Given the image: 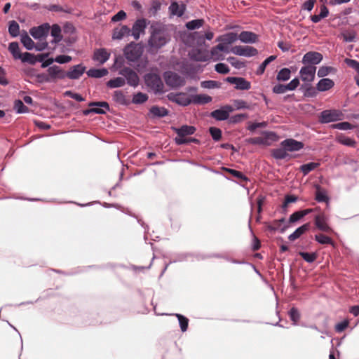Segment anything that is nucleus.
Wrapping results in <instances>:
<instances>
[{
	"label": "nucleus",
	"instance_id": "26",
	"mask_svg": "<svg viewBox=\"0 0 359 359\" xmlns=\"http://www.w3.org/2000/svg\"><path fill=\"white\" fill-rule=\"evenodd\" d=\"M184 4L179 5L177 2H172L169 6V11L171 15L181 17L184 15L185 11Z\"/></svg>",
	"mask_w": 359,
	"mask_h": 359
},
{
	"label": "nucleus",
	"instance_id": "50",
	"mask_svg": "<svg viewBox=\"0 0 359 359\" xmlns=\"http://www.w3.org/2000/svg\"><path fill=\"white\" fill-rule=\"evenodd\" d=\"M175 316L178 318L181 330L182 332L187 331L189 325V319L181 314L176 313Z\"/></svg>",
	"mask_w": 359,
	"mask_h": 359
},
{
	"label": "nucleus",
	"instance_id": "23",
	"mask_svg": "<svg viewBox=\"0 0 359 359\" xmlns=\"http://www.w3.org/2000/svg\"><path fill=\"white\" fill-rule=\"evenodd\" d=\"M109 56L110 54L104 48H100L94 52L93 59L100 64H104L109 60Z\"/></svg>",
	"mask_w": 359,
	"mask_h": 359
},
{
	"label": "nucleus",
	"instance_id": "33",
	"mask_svg": "<svg viewBox=\"0 0 359 359\" xmlns=\"http://www.w3.org/2000/svg\"><path fill=\"white\" fill-rule=\"evenodd\" d=\"M315 240L320 244L331 245L334 248L335 247V243L332 241V239L331 238H330L329 236L324 235L323 233L316 234L315 236Z\"/></svg>",
	"mask_w": 359,
	"mask_h": 359
},
{
	"label": "nucleus",
	"instance_id": "7",
	"mask_svg": "<svg viewBox=\"0 0 359 359\" xmlns=\"http://www.w3.org/2000/svg\"><path fill=\"white\" fill-rule=\"evenodd\" d=\"M343 114L339 110H324L320 113L319 121L322 123H327L341 120Z\"/></svg>",
	"mask_w": 359,
	"mask_h": 359
},
{
	"label": "nucleus",
	"instance_id": "25",
	"mask_svg": "<svg viewBox=\"0 0 359 359\" xmlns=\"http://www.w3.org/2000/svg\"><path fill=\"white\" fill-rule=\"evenodd\" d=\"M334 86V81L330 79H321L316 86V89L318 91L323 92L327 91Z\"/></svg>",
	"mask_w": 359,
	"mask_h": 359
},
{
	"label": "nucleus",
	"instance_id": "55",
	"mask_svg": "<svg viewBox=\"0 0 359 359\" xmlns=\"http://www.w3.org/2000/svg\"><path fill=\"white\" fill-rule=\"evenodd\" d=\"M215 69L217 73L226 74L230 72V69L227 65L224 63H218L215 66Z\"/></svg>",
	"mask_w": 359,
	"mask_h": 359
},
{
	"label": "nucleus",
	"instance_id": "4",
	"mask_svg": "<svg viewBox=\"0 0 359 359\" xmlns=\"http://www.w3.org/2000/svg\"><path fill=\"white\" fill-rule=\"evenodd\" d=\"M47 71L48 73V76H39V78L42 77L46 82H52L57 79H64L67 77V72L57 65L50 67Z\"/></svg>",
	"mask_w": 359,
	"mask_h": 359
},
{
	"label": "nucleus",
	"instance_id": "42",
	"mask_svg": "<svg viewBox=\"0 0 359 359\" xmlns=\"http://www.w3.org/2000/svg\"><path fill=\"white\" fill-rule=\"evenodd\" d=\"M8 32L13 37H16L20 34V27L18 23L15 20H11L9 22Z\"/></svg>",
	"mask_w": 359,
	"mask_h": 359
},
{
	"label": "nucleus",
	"instance_id": "58",
	"mask_svg": "<svg viewBox=\"0 0 359 359\" xmlns=\"http://www.w3.org/2000/svg\"><path fill=\"white\" fill-rule=\"evenodd\" d=\"M299 255L305 261H306L307 262H309V263L314 262L317 257L316 253H313V252L310 253V252H300Z\"/></svg>",
	"mask_w": 359,
	"mask_h": 359
},
{
	"label": "nucleus",
	"instance_id": "44",
	"mask_svg": "<svg viewBox=\"0 0 359 359\" xmlns=\"http://www.w3.org/2000/svg\"><path fill=\"white\" fill-rule=\"evenodd\" d=\"M126 81L125 79L122 77H116L114 79L109 80L107 85L108 87L114 88H119L123 86H124Z\"/></svg>",
	"mask_w": 359,
	"mask_h": 359
},
{
	"label": "nucleus",
	"instance_id": "34",
	"mask_svg": "<svg viewBox=\"0 0 359 359\" xmlns=\"http://www.w3.org/2000/svg\"><path fill=\"white\" fill-rule=\"evenodd\" d=\"M344 62L348 67L354 69L357 72V75L355 76V79L357 85L359 86V62L349 58H346Z\"/></svg>",
	"mask_w": 359,
	"mask_h": 359
},
{
	"label": "nucleus",
	"instance_id": "30",
	"mask_svg": "<svg viewBox=\"0 0 359 359\" xmlns=\"http://www.w3.org/2000/svg\"><path fill=\"white\" fill-rule=\"evenodd\" d=\"M192 103L203 104L212 101V97L205 94H198L192 97Z\"/></svg>",
	"mask_w": 359,
	"mask_h": 359
},
{
	"label": "nucleus",
	"instance_id": "31",
	"mask_svg": "<svg viewBox=\"0 0 359 359\" xmlns=\"http://www.w3.org/2000/svg\"><path fill=\"white\" fill-rule=\"evenodd\" d=\"M337 141L341 144L355 147L356 146V142L354 139L345 136L344 135H340L337 137Z\"/></svg>",
	"mask_w": 359,
	"mask_h": 359
},
{
	"label": "nucleus",
	"instance_id": "14",
	"mask_svg": "<svg viewBox=\"0 0 359 359\" xmlns=\"http://www.w3.org/2000/svg\"><path fill=\"white\" fill-rule=\"evenodd\" d=\"M316 67L313 65H305L299 71L301 79L304 82H312L315 79Z\"/></svg>",
	"mask_w": 359,
	"mask_h": 359
},
{
	"label": "nucleus",
	"instance_id": "54",
	"mask_svg": "<svg viewBox=\"0 0 359 359\" xmlns=\"http://www.w3.org/2000/svg\"><path fill=\"white\" fill-rule=\"evenodd\" d=\"M210 133L215 141H219L222 137V130L216 127H210Z\"/></svg>",
	"mask_w": 359,
	"mask_h": 359
},
{
	"label": "nucleus",
	"instance_id": "59",
	"mask_svg": "<svg viewBox=\"0 0 359 359\" xmlns=\"http://www.w3.org/2000/svg\"><path fill=\"white\" fill-rule=\"evenodd\" d=\"M210 55V59L212 58L214 61L222 60L224 59V55L217 49H215V46L211 49Z\"/></svg>",
	"mask_w": 359,
	"mask_h": 359
},
{
	"label": "nucleus",
	"instance_id": "62",
	"mask_svg": "<svg viewBox=\"0 0 359 359\" xmlns=\"http://www.w3.org/2000/svg\"><path fill=\"white\" fill-rule=\"evenodd\" d=\"M72 60L71 56L65 55H57L55 58V62L59 63V64H65L71 62Z\"/></svg>",
	"mask_w": 359,
	"mask_h": 359
},
{
	"label": "nucleus",
	"instance_id": "53",
	"mask_svg": "<svg viewBox=\"0 0 359 359\" xmlns=\"http://www.w3.org/2000/svg\"><path fill=\"white\" fill-rule=\"evenodd\" d=\"M20 59L22 62H28L31 65H34L36 63L35 55L28 52L24 53Z\"/></svg>",
	"mask_w": 359,
	"mask_h": 359
},
{
	"label": "nucleus",
	"instance_id": "18",
	"mask_svg": "<svg viewBox=\"0 0 359 359\" xmlns=\"http://www.w3.org/2000/svg\"><path fill=\"white\" fill-rule=\"evenodd\" d=\"M172 129L177 135L175 138V143L177 139H187V135H193L196 130L194 126L188 125H183L180 128H173Z\"/></svg>",
	"mask_w": 359,
	"mask_h": 359
},
{
	"label": "nucleus",
	"instance_id": "12",
	"mask_svg": "<svg viewBox=\"0 0 359 359\" xmlns=\"http://www.w3.org/2000/svg\"><path fill=\"white\" fill-rule=\"evenodd\" d=\"M323 55L318 52L309 51L306 53L303 58L302 63L305 65H313L319 64L323 60Z\"/></svg>",
	"mask_w": 359,
	"mask_h": 359
},
{
	"label": "nucleus",
	"instance_id": "2",
	"mask_svg": "<svg viewBox=\"0 0 359 359\" xmlns=\"http://www.w3.org/2000/svg\"><path fill=\"white\" fill-rule=\"evenodd\" d=\"M145 83L154 93L163 92L164 85L158 74L149 73L144 76Z\"/></svg>",
	"mask_w": 359,
	"mask_h": 359
},
{
	"label": "nucleus",
	"instance_id": "27",
	"mask_svg": "<svg viewBox=\"0 0 359 359\" xmlns=\"http://www.w3.org/2000/svg\"><path fill=\"white\" fill-rule=\"evenodd\" d=\"M310 228L309 223L304 224V225L297 228L292 233L288 236V239L291 241H294L299 238L302 234L307 231Z\"/></svg>",
	"mask_w": 359,
	"mask_h": 359
},
{
	"label": "nucleus",
	"instance_id": "40",
	"mask_svg": "<svg viewBox=\"0 0 359 359\" xmlns=\"http://www.w3.org/2000/svg\"><path fill=\"white\" fill-rule=\"evenodd\" d=\"M290 75L291 72L288 68H283L278 72L276 79L278 81H285L290 79Z\"/></svg>",
	"mask_w": 359,
	"mask_h": 359
},
{
	"label": "nucleus",
	"instance_id": "17",
	"mask_svg": "<svg viewBox=\"0 0 359 359\" xmlns=\"http://www.w3.org/2000/svg\"><path fill=\"white\" fill-rule=\"evenodd\" d=\"M226 81L231 84H235L237 90H249L251 88V83L243 77L229 76Z\"/></svg>",
	"mask_w": 359,
	"mask_h": 359
},
{
	"label": "nucleus",
	"instance_id": "32",
	"mask_svg": "<svg viewBox=\"0 0 359 359\" xmlns=\"http://www.w3.org/2000/svg\"><path fill=\"white\" fill-rule=\"evenodd\" d=\"M108 74V71L105 68L102 69H90L87 72L88 76L93 78H102Z\"/></svg>",
	"mask_w": 359,
	"mask_h": 359
},
{
	"label": "nucleus",
	"instance_id": "61",
	"mask_svg": "<svg viewBox=\"0 0 359 359\" xmlns=\"http://www.w3.org/2000/svg\"><path fill=\"white\" fill-rule=\"evenodd\" d=\"M247 142L252 144H264L266 140L262 137H250L246 140Z\"/></svg>",
	"mask_w": 359,
	"mask_h": 359
},
{
	"label": "nucleus",
	"instance_id": "21",
	"mask_svg": "<svg viewBox=\"0 0 359 359\" xmlns=\"http://www.w3.org/2000/svg\"><path fill=\"white\" fill-rule=\"evenodd\" d=\"M85 71L86 67L83 65H74L68 72H66L67 77L69 79H78L83 74Z\"/></svg>",
	"mask_w": 359,
	"mask_h": 359
},
{
	"label": "nucleus",
	"instance_id": "57",
	"mask_svg": "<svg viewBox=\"0 0 359 359\" xmlns=\"http://www.w3.org/2000/svg\"><path fill=\"white\" fill-rule=\"evenodd\" d=\"M332 128L339 129V130H351L353 128V126L348 122H341L332 126Z\"/></svg>",
	"mask_w": 359,
	"mask_h": 359
},
{
	"label": "nucleus",
	"instance_id": "49",
	"mask_svg": "<svg viewBox=\"0 0 359 359\" xmlns=\"http://www.w3.org/2000/svg\"><path fill=\"white\" fill-rule=\"evenodd\" d=\"M14 109L18 114L26 113L29 111L28 107H26L20 100H17L15 101Z\"/></svg>",
	"mask_w": 359,
	"mask_h": 359
},
{
	"label": "nucleus",
	"instance_id": "38",
	"mask_svg": "<svg viewBox=\"0 0 359 359\" xmlns=\"http://www.w3.org/2000/svg\"><path fill=\"white\" fill-rule=\"evenodd\" d=\"M315 199L318 202H328L329 198L325 190H323L319 185L316 186V192Z\"/></svg>",
	"mask_w": 359,
	"mask_h": 359
},
{
	"label": "nucleus",
	"instance_id": "1",
	"mask_svg": "<svg viewBox=\"0 0 359 359\" xmlns=\"http://www.w3.org/2000/svg\"><path fill=\"white\" fill-rule=\"evenodd\" d=\"M170 34L165 25L155 23L151 25L150 36L148 45L151 48L158 50L165 46L170 40Z\"/></svg>",
	"mask_w": 359,
	"mask_h": 359
},
{
	"label": "nucleus",
	"instance_id": "45",
	"mask_svg": "<svg viewBox=\"0 0 359 359\" xmlns=\"http://www.w3.org/2000/svg\"><path fill=\"white\" fill-rule=\"evenodd\" d=\"M276 58L275 55H271L267 57L258 67L256 74L257 75H262L264 74L266 66L272 61H273Z\"/></svg>",
	"mask_w": 359,
	"mask_h": 359
},
{
	"label": "nucleus",
	"instance_id": "37",
	"mask_svg": "<svg viewBox=\"0 0 359 359\" xmlns=\"http://www.w3.org/2000/svg\"><path fill=\"white\" fill-rule=\"evenodd\" d=\"M50 29L51 36L54 38L52 41L53 43H57L61 41V28L57 25H53Z\"/></svg>",
	"mask_w": 359,
	"mask_h": 359
},
{
	"label": "nucleus",
	"instance_id": "8",
	"mask_svg": "<svg viewBox=\"0 0 359 359\" xmlns=\"http://www.w3.org/2000/svg\"><path fill=\"white\" fill-rule=\"evenodd\" d=\"M124 53L127 60L135 62L141 57L142 50L137 44L130 43L125 48Z\"/></svg>",
	"mask_w": 359,
	"mask_h": 359
},
{
	"label": "nucleus",
	"instance_id": "5",
	"mask_svg": "<svg viewBox=\"0 0 359 359\" xmlns=\"http://www.w3.org/2000/svg\"><path fill=\"white\" fill-rule=\"evenodd\" d=\"M329 217L324 212H321L314 217L315 225L318 229L328 233H334V230L330 226Z\"/></svg>",
	"mask_w": 359,
	"mask_h": 359
},
{
	"label": "nucleus",
	"instance_id": "63",
	"mask_svg": "<svg viewBox=\"0 0 359 359\" xmlns=\"http://www.w3.org/2000/svg\"><path fill=\"white\" fill-rule=\"evenodd\" d=\"M287 90V86L284 84H278L273 88V92L276 94L285 93Z\"/></svg>",
	"mask_w": 359,
	"mask_h": 359
},
{
	"label": "nucleus",
	"instance_id": "47",
	"mask_svg": "<svg viewBox=\"0 0 359 359\" xmlns=\"http://www.w3.org/2000/svg\"><path fill=\"white\" fill-rule=\"evenodd\" d=\"M148 100V95L145 93L139 92L133 95V103L134 104H142L147 102Z\"/></svg>",
	"mask_w": 359,
	"mask_h": 359
},
{
	"label": "nucleus",
	"instance_id": "24",
	"mask_svg": "<svg viewBox=\"0 0 359 359\" xmlns=\"http://www.w3.org/2000/svg\"><path fill=\"white\" fill-rule=\"evenodd\" d=\"M130 32V29L127 25H123L114 29L112 38L114 39H121L125 36H129Z\"/></svg>",
	"mask_w": 359,
	"mask_h": 359
},
{
	"label": "nucleus",
	"instance_id": "48",
	"mask_svg": "<svg viewBox=\"0 0 359 359\" xmlns=\"http://www.w3.org/2000/svg\"><path fill=\"white\" fill-rule=\"evenodd\" d=\"M290 320L297 325L300 319V313L297 308L292 307L288 312Z\"/></svg>",
	"mask_w": 359,
	"mask_h": 359
},
{
	"label": "nucleus",
	"instance_id": "60",
	"mask_svg": "<svg viewBox=\"0 0 359 359\" xmlns=\"http://www.w3.org/2000/svg\"><path fill=\"white\" fill-rule=\"evenodd\" d=\"M191 142L198 144L200 142L198 139L194 138V137H187V139H180L179 138L176 140V144L177 145L187 144H189Z\"/></svg>",
	"mask_w": 359,
	"mask_h": 359
},
{
	"label": "nucleus",
	"instance_id": "3",
	"mask_svg": "<svg viewBox=\"0 0 359 359\" xmlns=\"http://www.w3.org/2000/svg\"><path fill=\"white\" fill-rule=\"evenodd\" d=\"M163 79L167 86L172 88H177L185 85L186 80L177 73L168 71L164 72Z\"/></svg>",
	"mask_w": 359,
	"mask_h": 359
},
{
	"label": "nucleus",
	"instance_id": "36",
	"mask_svg": "<svg viewBox=\"0 0 359 359\" xmlns=\"http://www.w3.org/2000/svg\"><path fill=\"white\" fill-rule=\"evenodd\" d=\"M272 156L278 160L285 159L288 154L285 147H281L280 148L274 149L271 151Z\"/></svg>",
	"mask_w": 359,
	"mask_h": 359
},
{
	"label": "nucleus",
	"instance_id": "46",
	"mask_svg": "<svg viewBox=\"0 0 359 359\" xmlns=\"http://www.w3.org/2000/svg\"><path fill=\"white\" fill-rule=\"evenodd\" d=\"M203 23H204V20L203 19L193 20H191V21L188 22L186 24V27L188 29L193 30V29H195L200 28L201 27L203 26Z\"/></svg>",
	"mask_w": 359,
	"mask_h": 359
},
{
	"label": "nucleus",
	"instance_id": "28",
	"mask_svg": "<svg viewBox=\"0 0 359 359\" xmlns=\"http://www.w3.org/2000/svg\"><path fill=\"white\" fill-rule=\"evenodd\" d=\"M112 97L113 100L118 104L127 105L129 103L124 93L121 90H115Z\"/></svg>",
	"mask_w": 359,
	"mask_h": 359
},
{
	"label": "nucleus",
	"instance_id": "10",
	"mask_svg": "<svg viewBox=\"0 0 359 359\" xmlns=\"http://www.w3.org/2000/svg\"><path fill=\"white\" fill-rule=\"evenodd\" d=\"M127 81V83L131 86L136 87L139 84V77L137 73L129 67H124L119 72Z\"/></svg>",
	"mask_w": 359,
	"mask_h": 359
},
{
	"label": "nucleus",
	"instance_id": "64",
	"mask_svg": "<svg viewBox=\"0 0 359 359\" xmlns=\"http://www.w3.org/2000/svg\"><path fill=\"white\" fill-rule=\"evenodd\" d=\"M303 217L302 213L300 211H297L292 213L289 218V223H294L299 219H301Z\"/></svg>",
	"mask_w": 359,
	"mask_h": 359
},
{
	"label": "nucleus",
	"instance_id": "20",
	"mask_svg": "<svg viewBox=\"0 0 359 359\" xmlns=\"http://www.w3.org/2000/svg\"><path fill=\"white\" fill-rule=\"evenodd\" d=\"M233 109L231 106L226 105L222 109L213 111L211 113V116L217 121H224L229 118V113L232 111Z\"/></svg>",
	"mask_w": 359,
	"mask_h": 359
},
{
	"label": "nucleus",
	"instance_id": "29",
	"mask_svg": "<svg viewBox=\"0 0 359 359\" xmlns=\"http://www.w3.org/2000/svg\"><path fill=\"white\" fill-rule=\"evenodd\" d=\"M238 39V36L236 33L229 32L219 36L217 41H222L226 44H231L235 42Z\"/></svg>",
	"mask_w": 359,
	"mask_h": 359
},
{
	"label": "nucleus",
	"instance_id": "6",
	"mask_svg": "<svg viewBox=\"0 0 359 359\" xmlns=\"http://www.w3.org/2000/svg\"><path fill=\"white\" fill-rule=\"evenodd\" d=\"M90 107H95L83 111V114L87 116L94 113L97 114H105L110 110L109 105L107 102H92L88 104Z\"/></svg>",
	"mask_w": 359,
	"mask_h": 359
},
{
	"label": "nucleus",
	"instance_id": "11",
	"mask_svg": "<svg viewBox=\"0 0 359 359\" xmlns=\"http://www.w3.org/2000/svg\"><path fill=\"white\" fill-rule=\"evenodd\" d=\"M189 55L191 60L198 62H207L210 60V52L206 49L194 48Z\"/></svg>",
	"mask_w": 359,
	"mask_h": 359
},
{
	"label": "nucleus",
	"instance_id": "16",
	"mask_svg": "<svg viewBox=\"0 0 359 359\" xmlns=\"http://www.w3.org/2000/svg\"><path fill=\"white\" fill-rule=\"evenodd\" d=\"M50 27L48 23L30 29V34L36 39H41L48 36Z\"/></svg>",
	"mask_w": 359,
	"mask_h": 359
},
{
	"label": "nucleus",
	"instance_id": "52",
	"mask_svg": "<svg viewBox=\"0 0 359 359\" xmlns=\"http://www.w3.org/2000/svg\"><path fill=\"white\" fill-rule=\"evenodd\" d=\"M226 171L229 173H230L233 177L241 180L242 182H248V178L243 172H241L238 170L228 168V169H226Z\"/></svg>",
	"mask_w": 359,
	"mask_h": 359
},
{
	"label": "nucleus",
	"instance_id": "19",
	"mask_svg": "<svg viewBox=\"0 0 359 359\" xmlns=\"http://www.w3.org/2000/svg\"><path fill=\"white\" fill-rule=\"evenodd\" d=\"M281 147H285L287 151H298L303 149L304 144L294 139H286L280 143Z\"/></svg>",
	"mask_w": 359,
	"mask_h": 359
},
{
	"label": "nucleus",
	"instance_id": "43",
	"mask_svg": "<svg viewBox=\"0 0 359 359\" xmlns=\"http://www.w3.org/2000/svg\"><path fill=\"white\" fill-rule=\"evenodd\" d=\"M150 112L155 116L164 117L168 115V111L164 107L154 106L150 109Z\"/></svg>",
	"mask_w": 359,
	"mask_h": 359
},
{
	"label": "nucleus",
	"instance_id": "9",
	"mask_svg": "<svg viewBox=\"0 0 359 359\" xmlns=\"http://www.w3.org/2000/svg\"><path fill=\"white\" fill-rule=\"evenodd\" d=\"M167 97L170 101L184 107L188 106L192 103L191 99L184 93H170L168 94Z\"/></svg>",
	"mask_w": 359,
	"mask_h": 359
},
{
	"label": "nucleus",
	"instance_id": "15",
	"mask_svg": "<svg viewBox=\"0 0 359 359\" xmlns=\"http://www.w3.org/2000/svg\"><path fill=\"white\" fill-rule=\"evenodd\" d=\"M147 25V20L144 18L138 19L135 22L130 32L135 40H138L140 34L144 33Z\"/></svg>",
	"mask_w": 359,
	"mask_h": 359
},
{
	"label": "nucleus",
	"instance_id": "51",
	"mask_svg": "<svg viewBox=\"0 0 359 359\" xmlns=\"http://www.w3.org/2000/svg\"><path fill=\"white\" fill-rule=\"evenodd\" d=\"M221 83L216 81L209 80L203 81L201 83V86L203 88L212 89L220 87Z\"/></svg>",
	"mask_w": 359,
	"mask_h": 359
},
{
	"label": "nucleus",
	"instance_id": "39",
	"mask_svg": "<svg viewBox=\"0 0 359 359\" xmlns=\"http://www.w3.org/2000/svg\"><path fill=\"white\" fill-rule=\"evenodd\" d=\"M8 50L11 52L15 60L20 59L22 55L20 53L18 42L10 43L8 46Z\"/></svg>",
	"mask_w": 359,
	"mask_h": 359
},
{
	"label": "nucleus",
	"instance_id": "56",
	"mask_svg": "<svg viewBox=\"0 0 359 359\" xmlns=\"http://www.w3.org/2000/svg\"><path fill=\"white\" fill-rule=\"evenodd\" d=\"M161 7V4L159 1L154 0L151 2V7L149 10V13L152 15H155L158 11H160Z\"/></svg>",
	"mask_w": 359,
	"mask_h": 359
},
{
	"label": "nucleus",
	"instance_id": "22",
	"mask_svg": "<svg viewBox=\"0 0 359 359\" xmlns=\"http://www.w3.org/2000/svg\"><path fill=\"white\" fill-rule=\"evenodd\" d=\"M238 39L245 43H254L258 41V35L250 31H243L238 35Z\"/></svg>",
	"mask_w": 359,
	"mask_h": 359
},
{
	"label": "nucleus",
	"instance_id": "13",
	"mask_svg": "<svg viewBox=\"0 0 359 359\" xmlns=\"http://www.w3.org/2000/svg\"><path fill=\"white\" fill-rule=\"evenodd\" d=\"M231 52L240 56L252 57L257 55V50L252 46H236L231 48Z\"/></svg>",
	"mask_w": 359,
	"mask_h": 359
},
{
	"label": "nucleus",
	"instance_id": "35",
	"mask_svg": "<svg viewBox=\"0 0 359 359\" xmlns=\"http://www.w3.org/2000/svg\"><path fill=\"white\" fill-rule=\"evenodd\" d=\"M320 165L319 163L311 162L309 163L303 164L300 166V171L305 176L308 175L311 171L314 170Z\"/></svg>",
	"mask_w": 359,
	"mask_h": 359
},
{
	"label": "nucleus",
	"instance_id": "41",
	"mask_svg": "<svg viewBox=\"0 0 359 359\" xmlns=\"http://www.w3.org/2000/svg\"><path fill=\"white\" fill-rule=\"evenodd\" d=\"M21 42L27 50H32L34 47V41L26 32L21 35Z\"/></svg>",
	"mask_w": 359,
	"mask_h": 359
}]
</instances>
